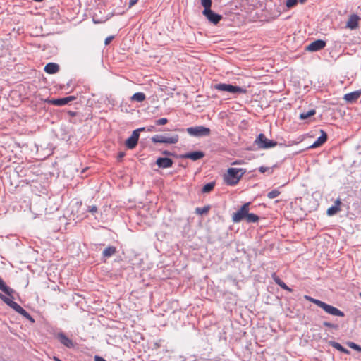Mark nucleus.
I'll return each instance as SVG.
<instances>
[{"mask_svg":"<svg viewBox=\"0 0 361 361\" xmlns=\"http://www.w3.org/2000/svg\"><path fill=\"white\" fill-rule=\"evenodd\" d=\"M245 173L243 169L229 168L224 176V180L228 185H235Z\"/></svg>","mask_w":361,"mask_h":361,"instance_id":"obj_1","label":"nucleus"},{"mask_svg":"<svg viewBox=\"0 0 361 361\" xmlns=\"http://www.w3.org/2000/svg\"><path fill=\"white\" fill-rule=\"evenodd\" d=\"M214 89L219 91H225L231 94H246L247 90L243 87L235 86L231 84L219 83L214 85Z\"/></svg>","mask_w":361,"mask_h":361,"instance_id":"obj_2","label":"nucleus"},{"mask_svg":"<svg viewBox=\"0 0 361 361\" xmlns=\"http://www.w3.org/2000/svg\"><path fill=\"white\" fill-rule=\"evenodd\" d=\"M255 142L259 149H267L277 145L276 142L267 139L263 133L257 136Z\"/></svg>","mask_w":361,"mask_h":361,"instance_id":"obj_3","label":"nucleus"},{"mask_svg":"<svg viewBox=\"0 0 361 361\" xmlns=\"http://www.w3.org/2000/svg\"><path fill=\"white\" fill-rule=\"evenodd\" d=\"M250 204V202L245 203L238 212L233 214L232 220L234 223H238L246 218Z\"/></svg>","mask_w":361,"mask_h":361,"instance_id":"obj_4","label":"nucleus"},{"mask_svg":"<svg viewBox=\"0 0 361 361\" xmlns=\"http://www.w3.org/2000/svg\"><path fill=\"white\" fill-rule=\"evenodd\" d=\"M187 132L192 136H207L210 134V129L209 128L200 126L195 127H190L187 128Z\"/></svg>","mask_w":361,"mask_h":361,"instance_id":"obj_5","label":"nucleus"},{"mask_svg":"<svg viewBox=\"0 0 361 361\" xmlns=\"http://www.w3.org/2000/svg\"><path fill=\"white\" fill-rule=\"evenodd\" d=\"M178 135H175L171 137H166L164 135H156L152 137V140L154 143H169L176 144L178 141Z\"/></svg>","mask_w":361,"mask_h":361,"instance_id":"obj_6","label":"nucleus"},{"mask_svg":"<svg viewBox=\"0 0 361 361\" xmlns=\"http://www.w3.org/2000/svg\"><path fill=\"white\" fill-rule=\"evenodd\" d=\"M319 307L323 309L327 314L333 316L344 317L345 315L344 313L338 308L329 304H326L324 302H322L321 305H319Z\"/></svg>","mask_w":361,"mask_h":361,"instance_id":"obj_7","label":"nucleus"},{"mask_svg":"<svg viewBox=\"0 0 361 361\" xmlns=\"http://www.w3.org/2000/svg\"><path fill=\"white\" fill-rule=\"evenodd\" d=\"M76 99L74 96H69L64 98H60V99H47L46 102L48 104H53L55 106H64L69 103L70 102H72Z\"/></svg>","mask_w":361,"mask_h":361,"instance_id":"obj_8","label":"nucleus"},{"mask_svg":"<svg viewBox=\"0 0 361 361\" xmlns=\"http://www.w3.org/2000/svg\"><path fill=\"white\" fill-rule=\"evenodd\" d=\"M204 16L208 19V20L215 25H216L222 18V16L219 14L213 12L211 8L204 10L202 11Z\"/></svg>","mask_w":361,"mask_h":361,"instance_id":"obj_9","label":"nucleus"},{"mask_svg":"<svg viewBox=\"0 0 361 361\" xmlns=\"http://www.w3.org/2000/svg\"><path fill=\"white\" fill-rule=\"evenodd\" d=\"M139 137L138 130H135L130 137L126 140V146L130 149H134L137 145Z\"/></svg>","mask_w":361,"mask_h":361,"instance_id":"obj_10","label":"nucleus"},{"mask_svg":"<svg viewBox=\"0 0 361 361\" xmlns=\"http://www.w3.org/2000/svg\"><path fill=\"white\" fill-rule=\"evenodd\" d=\"M326 46V42L322 39H317L310 43L306 50L309 51H317L322 49Z\"/></svg>","mask_w":361,"mask_h":361,"instance_id":"obj_11","label":"nucleus"},{"mask_svg":"<svg viewBox=\"0 0 361 361\" xmlns=\"http://www.w3.org/2000/svg\"><path fill=\"white\" fill-rule=\"evenodd\" d=\"M56 338L59 342L68 348H73L75 346L73 341L68 338L65 334L60 332L56 334Z\"/></svg>","mask_w":361,"mask_h":361,"instance_id":"obj_12","label":"nucleus"},{"mask_svg":"<svg viewBox=\"0 0 361 361\" xmlns=\"http://www.w3.org/2000/svg\"><path fill=\"white\" fill-rule=\"evenodd\" d=\"M173 160L167 157H159L157 159L156 164L159 168L166 169L172 166Z\"/></svg>","mask_w":361,"mask_h":361,"instance_id":"obj_13","label":"nucleus"},{"mask_svg":"<svg viewBox=\"0 0 361 361\" xmlns=\"http://www.w3.org/2000/svg\"><path fill=\"white\" fill-rule=\"evenodd\" d=\"M360 96L361 90L345 94L343 99L348 103H354L360 97Z\"/></svg>","mask_w":361,"mask_h":361,"instance_id":"obj_14","label":"nucleus"},{"mask_svg":"<svg viewBox=\"0 0 361 361\" xmlns=\"http://www.w3.org/2000/svg\"><path fill=\"white\" fill-rule=\"evenodd\" d=\"M9 307L13 308L16 312H17L22 316H23L27 319H31L30 314L25 310H24L20 305H18L17 302L13 301L12 302H11Z\"/></svg>","mask_w":361,"mask_h":361,"instance_id":"obj_15","label":"nucleus"},{"mask_svg":"<svg viewBox=\"0 0 361 361\" xmlns=\"http://www.w3.org/2000/svg\"><path fill=\"white\" fill-rule=\"evenodd\" d=\"M358 21H359V17L357 15H351L346 24V27L354 30L358 27Z\"/></svg>","mask_w":361,"mask_h":361,"instance_id":"obj_16","label":"nucleus"},{"mask_svg":"<svg viewBox=\"0 0 361 361\" xmlns=\"http://www.w3.org/2000/svg\"><path fill=\"white\" fill-rule=\"evenodd\" d=\"M321 136H319L317 140L311 145L310 148L319 147L326 142L327 140L326 133L323 130H321Z\"/></svg>","mask_w":361,"mask_h":361,"instance_id":"obj_17","label":"nucleus"},{"mask_svg":"<svg viewBox=\"0 0 361 361\" xmlns=\"http://www.w3.org/2000/svg\"><path fill=\"white\" fill-rule=\"evenodd\" d=\"M44 70L48 74H55L59 72V66L55 63H49L45 66Z\"/></svg>","mask_w":361,"mask_h":361,"instance_id":"obj_18","label":"nucleus"},{"mask_svg":"<svg viewBox=\"0 0 361 361\" xmlns=\"http://www.w3.org/2000/svg\"><path fill=\"white\" fill-rule=\"evenodd\" d=\"M271 277L274 282L277 285H279L281 288L289 292H292V289L288 287L287 285L276 274V273H273Z\"/></svg>","mask_w":361,"mask_h":361,"instance_id":"obj_19","label":"nucleus"},{"mask_svg":"<svg viewBox=\"0 0 361 361\" xmlns=\"http://www.w3.org/2000/svg\"><path fill=\"white\" fill-rule=\"evenodd\" d=\"M204 154L202 152H194L187 153L186 154L184 155V157L187 158V159H192L193 161H196V160L202 159V157H204Z\"/></svg>","mask_w":361,"mask_h":361,"instance_id":"obj_20","label":"nucleus"},{"mask_svg":"<svg viewBox=\"0 0 361 361\" xmlns=\"http://www.w3.org/2000/svg\"><path fill=\"white\" fill-rule=\"evenodd\" d=\"M341 202L339 200H337L336 202H335V205L329 207L328 209H327V214L329 216H333L334 214H336L338 212L340 211V205H341Z\"/></svg>","mask_w":361,"mask_h":361,"instance_id":"obj_21","label":"nucleus"},{"mask_svg":"<svg viewBox=\"0 0 361 361\" xmlns=\"http://www.w3.org/2000/svg\"><path fill=\"white\" fill-rule=\"evenodd\" d=\"M116 253V248L114 246H109L102 252L104 257H110Z\"/></svg>","mask_w":361,"mask_h":361,"instance_id":"obj_22","label":"nucleus"},{"mask_svg":"<svg viewBox=\"0 0 361 361\" xmlns=\"http://www.w3.org/2000/svg\"><path fill=\"white\" fill-rule=\"evenodd\" d=\"M146 97H145V94L142 92H137V93H135L132 97H131V100L132 101H135V102H143L145 99Z\"/></svg>","mask_w":361,"mask_h":361,"instance_id":"obj_23","label":"nucleus"},{"mask_svg":"<svg viewBox=\"0 0 361 361\" xmlns=\"http://www.w3.org/2000/svg\"><path fill=\"white\" fill-rule=\"evenodd\" d=\"M0 290H2L4 293L11 295L13 290L8 287L4 281L0 278Z\"/></svg>","mask_w":361,"mask_h":361,"instance_id":"obj_24","label":"nucleus"},{"mask_svg":"<svg viewBox=\"0 0 361 361\" xmlns=\"http://www.w3.org/2000/svg\"><path fill=\"white\" fill-rule=\"evenodd\" d=\"M259 216L252 213H247L246 218L245 219L247 223H255L259 221Z\"/></svg>","mask_w":361,"mask_h":361,"instance_id":"obj_25","label":"nucleus"},{"mask_svg":"<svg viewBox=\"0 0 361 361\" xmlns=\"http://www.w3.org/2000/svg\"><path fill=\"white\" fill-rule=\"evenodd\" d=\"M210 209V206L207 205L203 207H197L195 209V213L200 215L206 214L209 212Z\"/></svg>","mask_w":361,"mask_h":361,"instance_id":"obj_26","label":"nucleus"},{"mask_svg":"<svg viewBox=\"0 0 361 361\" xmlns=\"http://www.w3.org/2000/svg\"><path fill=\"white\" fill-rule=\"evenodd\" d=\"M214 185L215 183L214 182L208 183L203 186V188H202V192L204 193L209 192L212 190H213Z\"/></svg>","mask_w":361,"mask_h":361,"instance_id":"obj_27","label":"nucleus"},{"mask_svg":"<svg viewBox=\"0 0 361 361\" xmlns=\"http://www.w3.org/2000/svg\"><path fill=\"white\" fill-rule=\"evenodd\" d=\"M316 114V111L314 109H312L306 113H302L300 114V118L302 120H305L308 118L309 117L314 115Z\"/></svg>","mask_w":361,"mask_h":361,"instance_id":"obj_28","label":"nucleus"},{"mask_svg":"<svg viewBox=\"0 0 361 361\" xmlns=\"http://www.w3.org/2000/svg\"><path fill=\"white\" fill-rule=\"evenodd\" d=\"M280 194H281V192L279 190L275 189V190H273L271 192H268L267 197L271 200L274 199V198L277 197Z\"/></svg>","mask_w":361,"mask_h":361,"instance_id":"obj_29","label":"nucleus"},{"mask_svg":"<svg viewBox=\"0 0 361 361\" xmlns=\"http://www.w3.org/2000/svg\"><path fill=\"white\" fill-rule=\"evenodd\" d=\"M333 347H334L336 349H337L338 350L342 352V353H349V351L345 349V348H343L340 343H333Z\"/></svg>","mask_w":361,"mask_h":361,"instance_id":"obj_30","label":"nucleus"},{"mask_svg":"<svg viewBox=\"0 0 361 361\" xmlns=\"http://www.w3.org/2000/svg\"><path fill=\"white\" fill-rule=\"evenodd\" d=\"M304 298L315 305H317L318 307H319V305H321L322 302L321 300H317V299H314L309 295H305L304 296Z\"/></svg>","mask_w":361,"mask_h":361,"instance_id":"obj_31","label":"nucleus"},{"mask_svg":"<svg viewBox=\"0 0 361 361\" xmlns=\"http://www.w3.org/2000/svg\"><path fill=\"white\" fill-rule=\"evenodd\" d=\"M201 4L204 8V10L209 9L212 6V0H201Z\"/></svg>","mask_w":361,"mask_h":361,"instance_id":"obj_32","label":"nucleus"},{"mask_svg":"<svg viewBox=\"0 0 361 361\" xmlns=\"http://www.w3.org/2000/svg\"><path fill=\"white\" fill-rule=\"evenodd\" d=\"M298 1V0H286V6L288 8H290L295 6Z\"/></svg>","mask_w":361,"mask_h":361,"instance_id":"obj_33","label":"nucleus"},{"mask_svg":"<svg viewBox=\"0 0 361 361\" xmlns=\"http://www.w3.org/2000/svg\"><path fill=\"white\" fill-rule=\"evenodd\" d=\"M259 171L264 173L265 172H268L269 174L273 173V167H267V166H260Z\"/></svg>","mask_w":361,"mask_h":361,"instance_id":"obj_34","label":"nucleus"},{"mask_svg":"<svg viewBox=\"0 0 361 361\" xmlns=\"http://www.w3.org/2000/svg\"><path fill=\"white\" fill-rule=\"evenodd\" d=\"M348 345L352 349H354L359 352H361V346L357 345L356 343H355L353 342L348 343Z\"/></svg>","mask_w":361,"mask_h":361,"instance_id":"obj_35","label":"nucleus"},{"mask_svg":"<svg viewBox=\"0 0 361 361\" xmlns=\"http://www.w3.org/2000/svg\"><path fill=\"white\" fill-rule=\"evenodd\" d=\"M0 298L6 303L7 304L8 306H10V304L11 302H13V300L11 299H10L8 297H6L5 295H4L3 294L0 293Z\"/></svg>","mask_w":361,"mask_h":361,"instance_id":"obj_36","label":"nucleus"},{"mask_svg":"<svg viewBox=\"0 0 361 361\" xmlns=\"http://www.w3.org/2000/svg\"><path fill=\"white\" fill-rule=\"evenodd\" d=\"M155 123L158 126L165 125V124H166L168 123V119L166 118H162L157 120L155 121Z\"/></svg>","mask_w":361,"mask_h":361,"instance_id":"obj_37","label":"nucleus"},{"mask_svg":"<svg viewBox=\"0 0 361 361\" xmlns=\"http://www.w3.org/2000/svg\"><path fill=\"white\" fill-rule=\"evenodd\" d=\"M323 325L326 327H329V328H331V329H336L338 328V326L336 325V324H334L332 323H330V322H323Z\"/></svg>","mask_w":361,"mask_h":361,"instance_id":"obj_38","label":"nucleus"},{"mask_svg":"<svg viewBox=\"0 0 361 361\" xmlns=\"http://www.w3.org/2000/svg\"><path fill=\"white\" fill-rule=\"evenodd\" d=\"M87 211L92 214H94L97 212V207L94 205L88 207Z\"/></svg>","mask_w":361,"mask_h":361,"instance_id":"obj_39","label":"nucleus"},{"mask_svg":"<svg viewBox=\"0 0 361 361\" xmlns=\"http://www.w3.org/2000/svg\"><path fill=\"white\" fill-rule=\"evenodd\" d=\"M114 36H113V35L107 37L104 40L105 45L109 44L111 43V42L114 39Z\"/></svg>","mask_w":361,"mask_h":361,"instance_id":"obj_40","label":"nucleus"},{"mask_svg":"<svg viewBox=\"0 0 361 361\" xmlns=\"http://www.w3.org/2000/svg\"><path fill=\"white\" fill-rule=\"evenodd\" d=\"M138 0H130L129 8H131L137 3Z\"/></svg>","mask_w":361,"mask_h":361,"instance_id":"obj_41","label":"nucleus"},{"mask_svg":"<svg viewBox=\"0 0 361 361\" xmlns=\"http://www.w3.org/2000/svg\"><path fill=\"white\" fill-rule=\"evenodd\" d=\"M95 361H106V360H104V358L102 357H98V356H96L95 357Z\"/></svg>","mask_w":361,"mask_h":361,"instance_id":"obj_42","label":"nucleus"},{"mask_svg":"<svg viewBox=\"0 0 361 361\" xmlns=\"http://www.w3.org/2000/svg\"><path fill=\"white\" fill-rule=\"evenodd\" d=\"M123 156H124V153H123V152H121V153H119V154H118V159H122Z\"/></svg>","mask_w":361,"mask_h":361,"instance_id":"obj_43","label":"nucleus"},{"mask_svg":"<svg viewBox=\"0 0 361 361\" xmlns=\"http://www.w3.org/2000/svg\"><path fill=\"white\" fill-rule=\"evenodd\" d=\"M68 113H69V114H70L71 116H75V114H76V113H75V112H72V111H69Z\"/></svg>","mask_w":361,"mask_h":361,"instance_id":"obj_44","label":"nucleus"},{"mask_svg":"<svg viewBox=\"0 0 361 361\" xmlns=\"http://www.w3.org/2000/svg\"><path fill=\"white\" fill-rule=\"evenodd\" d=\"M300 3L303 4L306 1V0H298Z\"/></svg>","mask_w":361,"mask_h":361,"instance_id":"obj_45","label":"nucleus"},{"mask_svg":"<svg viewBox=\"0 0 361 361\" xmlns=\"http://www.w3.org/2000/svg\"><path fill=\"white\" fill-rule=\"evenodd\" d=\"M144 129H145L144 128H138V129H137V130H138V133H139L140 131H142V130H144Z\"/></svg>","mask_w":361,"mask_h":361,"instance_id":"obj_46","label":"nucleus"},{"mask_svg":"<svg viewBox=\"0 0 361 361\" xmlns=\"http://www.w3.org/2000/svg\"><path fill=\"white\" fill-rule=\"evenodd\" d=\"M163 153H164V154H169V152H167V151H165V152H164Z\"/></svg>","mask_w":361,"mask_h":361,"instance_id":"obj_47","label":"nucleus"},{"mask_svg":"<svg viewBox=\"0 0 361 361\" xmlns=\"http://www.w3.org/2000/svg\"><path fill=\"white\" fill-rule=\"evenodd\" d=\"M360 296H361V293H360Z\"/></svg>","mask_w":361,"mask_h":361,"instance_id":"obj_48","label":"nucleus"}]
</instances>
